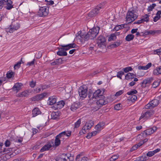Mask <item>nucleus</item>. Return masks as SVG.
Wrapping results in <instances>:
<instances>
[{
    "label": "nucleus",
    "instance_id": "7ed1b4c3",
    "mask_svg": "<svg viewBox=\"0 0 161 161\" xmlns=\"http://www.w3.org/2000/svg\"><path fill=\"white\" fill-rule=\"evenodd\" d=\"M88 88L85 86H80L78 89L79 96L80 99L86 98L87 95Z\"/></svg>",
    "mask_w": 161,
    "mask_h": 161
},
{
    "label": "nucleus",
    "instance_id": "f257e3e1",
    "mask_svg": "<svg viewBox=\"0 0 161 161\" xmlns=\"http://www.w3.org/2000/svg\"><path fill=\"white\" fill-rule=\"evenodd\" d=\"M100 28L98 27H95L90 29L89 32L85 35H83L80 32L78 36L80 37V39L83 38L84 41H87L89 39H92L96 37L99 33Z\"/></svg>",
    "mask_w": 161,
    "mask_h": 161
},
{
    "label": "nucleus",
    "instance_id": "2eb2a0df",
    "mask_svg": "<svg viewBox=\"0 0 161 161\" xmlns=\"http://www.w3.org/2000/svg\"><path fill=\"white\" fill-rule=\"evenodd\" d=\"M71 131H68V132L67 134L66 131H62L61 133L59 134L58 135H57L55 138H58V139H60V138L62 137L63 138L64 136H69L71 135Z\"/></svg>",
    "mask_w": 161,
    "mask_h": 161
},
{
    "label": "nucleus",
    "instance_id": "7c9ffc66",
    "mask_svg": "<svg viewBox=\"0 0 161 161\" xmlns=\"http://www.w3.org/2000/svg\"><path fill=\"white\" fill-rule=\"evenodd\" d=\"M20 84L19 83H17L15 84L13 87V89L14 91H16L17 92L20 89Z\"/></svg>",
    "mask_w": 161,
    "mask_h": 161
},
{
    "label": "nucleus",
    "instance_id": "8fccbe9b",
    "mask_svg": "<svg viewBox=\"0 0 161 161\" xmlns=\"http://www.w3.org/2000/svg\"><path fill=\"white\" fill-rule=\"evenodd\" d=\"M124 74V72L122 71H120L117 72V76L120 78V79H121V76L122 75Z\"/></svg>",
    "mask_w": 161,
    "mask_h": 161
},
{
    "label": "nucleus",
    "instance_id": "f704fd0d",
    "mask_svg": "<svg viewBox=\"0 0 161 161\" xmlns=\"http://www.w3.org/2000/svg\"><path fill=\"white\" fill-rule=\"evenodd\" d=\"M150 103L152 105V106L154 108L158 104L159 102L158 100L154 99L150 101Z\"/></svg>",
    "mask_w": 161,
    "mask_h": 161
},
{
    "label": "nucleus",
    "instance_id": "49530a36",
    "mask_svg": "<svg viewBox=\"0 0 161 161\" xmlns=\"http://www.w3.org/2000/svg\"><path fill=\"white\" fill-rule=\"evenodd\" d=\"M81 119H79L75 124V128H78L81 124Z\"/></svg>",
    "mask_w": 161,
    "mask_h": 161
},
{
    "label": "nucleus",
    "instance_id": "a878e982",
    "mask_svg": "<svg viewBox=\"0 0 161 161\" xmlns=\"http://www.w3.org/2000/svg\"><path fill=\"white\" fill-rule=\"evenodd\" d=\"M79 103H74L71 106L70 109L73 111H75L79 107Z\"/></svg>",
    "mask_w": 161,
    "mask_h": 161
},
{
    "label": "nucleus",
    "instance_id": "9d476101",
    "mask_svg": "<svg viewBox=\"0 0 161 161\" xmlns=\"http://www.w3.org/2000/svg\"><path fill=\"white\" fill-rule=\"evenodd\" d=\"M104 96H102L99 98L98 100L96 102L97 104L99 107H101L103 105H105L108 103V101L105 99Z\"/></svg>",
    "mask_w": 161,
    "mask_h": 161
},
{
    "label": "nucleus",
    "instance_id": "39448f33",
    "mask_svg": "<svg viewBox=\"0 0 161 161\" xmlns=\"http://www.w3.org/2000/svg\"><path fill=\"white\" fill-rule=\"evenodd\" d=\"M103 8V4H101L99 5L89 13L88 16L90 17H93L96 16L99 13L100 10Z\"/></svg>",
    "mask_w": 161,
    "mask_h": 161
},
{
    "label": "nucleus",
    "instance_id": "052dcab7",
    "mask_svg": "<svg viewBox=\"0 0 161 161\" xmlns=\"http://www.w3.org/2000/svg\"><path fill=\"white\" fill-rule=\"evenodd\" d=\"M41 88H42V90L46 89L49 87L50 86L48 85H42L41 86Z\"/></svg>",
    "mask_w": 161,
    "mask_h": 161
},
{
    "label": "nucleus",
    "instance_id": "37998d69",
    "mask_svg": "<svg viewBox=\"0 0 161 161\" xmlns=\"http://www.w3.org/2000/svg\"><path fill=\"white\" fill-rule=\"evenodd\" d=\"M128 98L132 102H134L135 101L137 98L136 96L135 95H132V96H130Z\"/></svg>",
    "mask_w": 161,
    "mask_h": 161
},
{
    "label": "nucleus",
    "instance_id": "f8f14e48",
    "mask_svg": "<svg viewBox=\"0 0 161 161\" xmlns=\"http://www.w3.org/2000/svg\"><path fill=\"white\" fill-rule=\"evenodd\" d=\"M93 125V121L92 120H89L86 123L85 125L82 127V130H90Z\"/></svg>",
    "mask_w": 161,
    "mask_h": 161
},
{
    "label": "nucleus",
    "instance_id": "0e129e2a",
    "mask_svg": "<svg viewBox=\"0 0 161 161\" xmlns=\"http://www.w3.org/2000/svg\"><path fill=\"white\" fill-rule=\"evenodd\" d=\"M89 92H90V91H89ZM93 95V93H89L88 94V97L90 98V99L93 100V99H95L94 97H92V95Z\"/></svg>",
    "mask_w": 161,
    "mask_h": 161
},
{
    "label": "nucleus",
    "instance_id": "f3484780",
    "mask_svg": "<svg viewBox=\"0 0 161 161\" xmlns=\"http://www.w3.org/2000/svg\"><path fill=\"white\" fill-rule=\"evenodd\" d=\"M51 142H49L47 143L40 150V152H42L43 151L48 150L52 147Z\"/></svg>",
    "mask_w": 161,
    "mask_h": 161
},
{
    "label": "nucleus",
    "instance_id": "13d9d810",
    "mask_svg": "<svg viewBox=\"0 0 161 161\" xmlns=\"http://www.w3.org/2000/svg\"><path fill=\"white\" fill-rule=\"evenodd\" d=\"M154 54L158 55H161V49H156L154 51Z\"/></svg>",
    "mask_w": 161,
    "mask_h": 161
},
{
    "label": "nucleus",
    "instance_id": "69168bd1",
    "mask_svg": "<svg viewBox=\"0 0 161 161\" xmlns=\"http://www.w3.org/2000/svg\"><path fill=\"white\" fill-rule=\"evenodd\" d=\"M36 82H34L33 81H32L30 83V86L31 87L33 88L36 86Z\"/></svg>",
    "mask_w": 161,
    "mask_h": 161
},
{
    "label": "nucleus",
    "instance_id": "412c9836",
    "mask_svg": "<svg viewBox=\"0 0 161 161\" xmlns=\"http://www.w3.org/2000/svg\"><path fill=\"white\" fill-rule=\"evenodd\" d=\"M63 60L61 58H59L56 59L54 61L51 63L50 64L52 66H54L57 65H59L62 64Z\"/></svg>",
    "mask_w": 161,
    "mask_h": 161
},
{
    "label": "nucleus",
    "instance_id": "603ef678",
    "mask_svg": "<svg viewBox=\"0 0 161 161\" xmlns=\"http://www.w3.org/2000/svg\"><path fill=\"white\" fill-rule=\"evenodd\" d=\"M132 69L131 68V67H127L124 69V71L125 72L127 73L129 71L132 70Z\"/></svg>",
    "mask_w": 161,
    "mask_h": 161
},
{
    "label": "nucleus",
    "instance_id": "5701e85b",
    "mask_svg": "<svg viewBox=\"0 0 161 161\" xmlns=\"http://www.w3.org/2000/svg\"><path fill=\"white\" fill-rule=\"evenodd\" d=\"M41 113V111L38 108H35L32 111V114L33 115V117H35L37 115L40 114Z\"/></svg>",
    "mask_w": 161,
    "mask_h": 161
},
{
    "label": "nucleus",
    "instance_id": "58836bf2",
    "mask_svg": "<svg viewBox=\"0 0 161 161\" xmlns=\"http://www.w3.org/2000/svg\"><path fill=\"white\" fill-rule=\"evenodd\" d=\"M147 159V157L145 156H142L138 157L134 161H145Z\"/></svg>",
    "mask_w": 161,
    "mask_h": 161
},
{
    "label": "nucleus",
    "instance_id": "72a5a7b5",
    "mask_svg": "<svg viewBox=\"0 0 161 161\" xmlns=\"http://www.w3.org/2000/svg\"><path fill=\"white\" fill-rule=\"evenodd\" d=\"M122 42L120 40H118L117 42H114L113 44L111 45L112 47L115 48L119 46L121 43Z\"/></svg>",
    "mask_w": 161,
    "mask_h": 161
},
{
    "label": "nucleus",
    "instance_id": "3c124183",
    "mask_svg": "<svg viewBox=\"0 0 161 161\" xmlns=\"http://www.w3.org/2000/svg\"><path fill=\"white\" fill-rule=\"evenodd\" d=\"M67 47H68L69 49L71 48H75L76 47L77 45L75 43H70L68 44H67Z\"/></svg>",
    "mask_w": 161,
    "mask_h": 161
},
{
    "label": "nucleus",
    "instance_id": "6e6552de",
    "mask_svg": "<svg viewBox=\"0 0 161 161\" xmlns=\"http://www.w3.org/2000/svg\"><path fill=\"white\" fill-rule=\"evenodd\" d=\"M0 2L3 6L6 5L5 7L7 10H10L13 7V2L11 0H0Z\"/></svg>",
    "mask_w": 161,
    "mask_h": 161
},
{
    "label": "nucleus",
    "instance_id": "ddd939ff",
    "mask_svg": "<svg viewBox=\"0 0 161 161\" xmlns=\"http://www.w3.org/2000/svg\"><path fill=\"white\" fill-rule=\"evenodd\" d=\"M153 80V78L150 77L143 80L142 82V87H145L146 86H149Z\"/></svg>",
    "mask_w": 161,
    "mask_h": 161
},
{
    "label": "nucleus",
    "instance_id": "bf43d9fd",
    "mask_svg": "<svg viewBox=\"0 0 161 161\" xmlns=\"http://www.w3.org/2000/svg\"><path fill=\"white\" fill-rule=\"evenodd\" d=\"M159 84V81H154L153 84V88H156L157 87Z\"/></svg>",
    "mask_w": 161,
    "mask_h": 161
},
{
    "label": "nucleus",
    "instance_id": "dca6fc26",
    "mask_svg": "<svg viewBox=\"0 0 161 161\" xmlns=\"http://www.w3.org/2000/svg\"><path fill=\"white\" fill-rule=\"evenodd\" d=\"M57 98L55 96H53L50 97L48 100V104L49 105H53L56 103Z\"/></svg>",
    "mask_w": 161,
    "mask_h": 161
},
{
    "label": "nucleus",
    "instance_id": "cd10ccee",
    "mask_svg": "<svg viewBox=\"0 0 161 161\" xmlns=\"http://www.w3.org/2000/svg\"><path fill=\"white\" fill-rule=\"evenodd\" d=\"M135 76H136L135 75L131 73H128L125 76V79L129 80L133 78Z\"/></svg>",
    "mask_w": 161,
    "mask_h": 161
},
{
    "label": "nucleus",
    "instance_id": "bb28decb",
    "mask_svg": "<svg viewBox=\"0 0 161 161\" xmlns=\"http://www.w3.org/2000/svg\"><path fill=\"white\" fill-rule=\"evenodd\" d=\"M104 125V124L103 123H99L96 126L95 129L98 131L101 130L103 128Z\"/></svg>",
    "mask_w": 161,
    "mask_h": 161
},
{
    "label": "nucleus",
    "instance_id": "4c0bfd02",
    "mask_svg": "<svg viewBox=\"0 0 161 161\" xmlns=\"http://www.w3.org/2000/svg\"><path fill=\"white\" fill-rule=\"evenodd\" d=\"M134 37V35L130 34L127 35L125 37V39L127 41H130L132 40Z\"/></svg>",
    "mask_w": 161,
    "mask_h": 161
},
{
    "label": "nucleus",
    "instance_id": "338daca9",
    "mask_svg": "<svg viewBox=\"0 0 161 161\" xmlns=\"http://www.w3.org/2000/svg\"><path fill=\"white\" fill-rule=\"evenodd\" d=\"M35 59H33V61L30 62H28L27 63L26 65L31 66L32 65H33L35 63Z\"/></svg>",
    "mask_w": 161,
    "mask_h": 161
},
{
    "label": "nucleus",
    "instance_id": "864d4df0",
    "mask_svg": "<svg viewBox=\"0 0 161 161\" xmlns=\"http://www.w3.org/2000/svg\"><path fill=\"white\" fill-rule=\"evenodd\" d=\"M152 106L150 103V102L149 103L145 105V108L146 109H152L153 108Z\"/></svg>",
    "mask_w": 161,
    "mask_h": 161
},
{
    "label": "nucleus",
    "instance_id": "4d7b16f0",
    "mask_svg": "<svg viewBox=\"0 0 161 161\" xmlns=\"http://www.w3.org/2000/svg\"><path fill=\"white\" fill-rule=\"evenodd\" d=\"M21 64V62H18L16 64H15L14 66V69H15L16 68H19L20 66V64Z\"/></svg>",
    "mask_w": 161,
    "mask_h": 161
},
{
    "label": "nucleus",
    "instance_id": "c03bdc74",
    "mask_svg": "<svg viewBox=\"0 0 161 161\" xmlns=\"http://www.w3.org/2000/svg\"><path fill=\"white\" fill-rule=\"evenodd\" d=\"M137 91L136 90H133L127 92V94L130 96L132 95H135V94L137 93Z\"/></svg>",
    "mask_w": 161,
    "mask_h": 161
},
{
    "label": "nucleus",
    "instance_id": "e433bc0d",
    "mask_svg": "<svg viewBox=\"0 0 161 161\" xmlns=\"http://www.w3.org/2000/svg\"><path fill=\"white\" fill-rule=\"evenodd\" d=\"M98 131H92L89 132L86 136V137L88 139L90 138L92 136H95L97 133Z\"/></svg>",
    "mask_w": 161,
    "mask_h": 161
},
{
    "label": "nucleus",
    "instance_id": "680f3d73",
    "mask_svg": "<svg viewBox=\"0 0 161 161\" xmlns=\"http://www.w3.org/2000/svg\"><path fill=\"white\" fill-rule=\"evenodd\" d=\"M4 144L6 147H9L10 144V141L8 140H7L6 141Z\"/></svg>",
    "mask_w": 161,
    "mask_h": 161
},
{
    "label": "nucleus",
    "instance_id": "c756f323",
    "mask_svg": "<svg viewBox=\"0 0 161 161\" xmlns=\"http://www.w3.org/2000/svg\"><path fill=\"white\" fill-rule=\"evenodd\" d=\"M161 14V11H158L156 15V16L153 18V20L154 22H156L160 18V15Z\"/></svg>",
    "mask_w": 161,
    "mask_h": 161
},
{
    "label": "nucleus",
    "instance_id": "473e14b6",
    "mask_svg": "<svg viewBox=\"0 0 161 161\" xmlns=\"http://www.w3.org/2000/svg\"><path fill=\"white\" fill-rule=\"evenodd\" d=\"M80 158V155H78L76 158V161H87L88 158L86 157H83L81 158Z\"/></svg>",
    "mask_w": 161,
    "mask_h": 161
},
{
    "label": "nucleus",
    "instance_id": "4468645a",
    "mask_svg": "<svg viewBox=\"0 0 161 161\" xmlns=\"http://www.w3.org/2000/svg\"><path fill=\"white\" fill-rule=\"evenodd\" d=\"M153 114V111L152 110H150L145 112L142 114L140 117V119H142L144 117L146 118L151 117Z\"/></svg>",
    "mask_w": 161,
    "mask_h": 161
},
{
    "label": "nucleus",
    "instance_id": "a18cd8bd",
    "mask_svg": "<svg viewBox=\"0 0 161 161\" xmlns=\"http://www.w3.org/2000/svg\"><path fill=\"white\" fill-rule=\"evenodd\" d=\"M14 73L12 71L10 72H8L6 74V76L8 78H10L13 76H14Z\"/></svg>",
    "mask_w": 161,
    "mask_h": 161
},
{
    "label": "nucleus",
    "instance_id": "2f4dec72",
    "mask_svg": "<svg viewBox=\"0 0 161 161\" xmlns=\"http://www.w3.org/2000/svg\"><path fill=\"white\" fill-rule=\"evenodd\" d=\"M147 136V133H145V131H142L141 133L138 135L137 136V139H142L143 138L146 137Z\"/></svg>",
    "mask_w": 161,
    "mask_h": 161
},
{
    "label": "nucleus",
    "instance_id": "09e8293b",
    "mask_svg": "<svg viewBox=\"0 0 161 161\" xmlns=\"http://www.w3.org/2000/svg\"><path fill=\"white\" fill-rule=\"evenodd\" d=\"M60 46L61 47V48L63 49V50H64L65 51H66L70 49L68 47H67V45H61Z\"/></svg>",
    "mask_w": 161,
    "mask_h": 161
},
{
    "label": "nucleus",
    "instance_id": "5fc2aeb1",
    "mask_svg": "<svg viewBox=\"0 0 161 161\" xmlns=\"http://www.w3.org/2000/svg\"><path fill=\"white\" fill-rule=\"evenodd\" d=\"M121 105L120 103H119L117 104H116L114 106V109L115 110H119L120 109Z\"/></svg>",
    "mask_w": 161,
    "mask_h": 161
},
{
    "label": "nucleus",
    "instance_id": "e2e57ef3",
    "mask_svg": "<svg viewBox=\"0 0 161 161\" xmlns=\"http://www.w3.org/2000/svg\"><path fill=\"white\" fill-rule=\"evenodd\" d=\"M123 93V91L122 90H120L119 91L117 92L116 94H115V96H119L121 94H122Z\"/></svg>",
    "mask_w": 161,
    "mask_h": 161
},
{
    "label": "nucleus",
    "instance_id": "6e6d98bb",
    "mask_svg": "<svg viewBox=\"0 0 161 161\" xmlns=\"http://www.w3.org/2000/svg\"><path fill=\"white\" fill-rule=\"evenodd\" d=\"M118 158V156L117 155H114L110 158V161H114Z\"/></svg>",
    "mask_w": 161,
    "mask_h": 161
},
{
    "label": "nucleus",
    "instance_id": "de8ad7c7",
    "mask_svg": "<svg viewBox=\"0 0 161 161\" xmlns=\"http://www.w3.org/2000/svg\"><path fill=\"white\" fill-rule=\"evenodd\" d=\"M149 131H156V130H160V128L157 126H153L152 127L149 128L148 129Z\"/></svg>",
    "mask_w": 161,
    "mask_h": 161
},
{
    "label": "nucleus",
    "instance_id": "f03ea898",
    "mask_svg": "<svg viewBox=\"0 0 161 161\" xmlns=\"http://www.w3.org/2000/svg\"><path fill=\"white\" fill-rule=\"evenodd\" d=\"M137 17V13L135 10H129L127 13L126 19L128 23H130L134 21Z\"/></svg>",
    "mask_w": 161,
    "mask_h": 161
},
{
    "label": "nucleus",
    "instance_id": "c9c22d12",
    "mask_svg": "<svg viewBox=\"0 0 161 161\" xmlns=\"http://www.w3.org/2000/svg\"><path fill=\"white\" fill-rule=\"evenodd\" d=\"M149 15L147 14H145L142 16L141 17V19L142 20L143 22H147L149 21Z\"/></svg>",
    "mask_w": 161,
    "mask_h": 161
},
{
    "label": "nucleus",
    "instance_id": "ea45409f",
    "mask_svg": "<svg viewBox=\"0 0 161 161\" xmlns=\"http://www.w3.org/2000/svg\"><path fill=\"white\" fill-rule=\"evenodd\" d=\"M116 38V36L114 34H112L109 37L108 40L109 41L114 40Z\"/></svg>",
    "mask_w": 161,
    "mask_h": 161
},
{
    "label": "nucleus",
    "instance_id": "aec40b11",
    "mask_svg": "<svg viewBox=\"0 0 161 161\" xmlns=\"http://www.w3.org/2000/svg\"><path fill=\"white\" fill-rule=\"evenodd\" d=\"M60 112L58 111L53 112L51 114V119H56L59 118Z\"/></svg>",
    "mask_w": 161,
    "mask_h": 161
},
{
    "label": "nucleus",
    "instance_id": "20e7f679",
    "mask_svg": "<svg viewBox=\"0 0 161 161\" xmlns=\"http://www.w3.org/2000/svg\"><path fill=\"white\" fill-rule=\"evenodd\" d=\"M20 26V24L16 22H12L9 27L5 29L7 33H13V32L18 30Z\"/></svg>",
    "mask_w": 161,
    "mask_h": 161
},
{
    "label": "nucleus",
    "instance_id": "79ce46f5",
    "mask_svg": "<svg viewBox=\"0 0 161 161\" xmlns=\"http://www.w3.org/2000/svg\"><path fill=\"white\" fill-rule=\"evenodd\" d=\"M9 136L10 137V140L11 141H14V142L17 141V139L16 136H14L12 135V134H9Z\"/></svg>",
    "mask_w": 161,
    "mask_h": 161
},
{
    "label": "nucleus",
    "instance_id": "a19ab883",
    "mask_svg": "<svg viewBox=\"0 0 161 161\" xmlns=\"http://www.w3.org/2000/svg\"><path fill=\"white\" fill-rule=\"evenodd\" d=\"M60 144V140L59 139L55 138L54 144L53 145L55 147H57L59 146Z\"/></svg>",
    "mask_w": 161,
    "mask_h": 161
},
{
    "label": "nucleus",
    "instance_id": "423d86ee",
    "mask_svg": "<svg viewBox=\"0 0 161 161\" xmlns=\"http://www.w3.org/2000/svg\"><path fill=\"white\" fill-rule=\"evenodd\" d=\"M106 39L104 36H100L97 38V43L98 46L101 47L106 46Z\"/></svg>",
    "mask_w": 161,
    "mask_h": 161
},
{
    "label": "nucleus",
    "instance_id": "4be33fe9",
    "mask_svg": "<svg viewBox=\"0 0 161 161\" xmlns=\"http://www.w3.org/2000/svg\"><path fill=\"white\" fill-rule=\"evenodd\" d=\"M65 104V103L64 101L61 100L56 103V108L58 109H60L62 108Z\"/></svg>",
    "mask_w": 161,
    "mask_h": 161
},
{
    "label": "nucleus",
    "instance_id": "9b49d317",
    "mask_svg": "<svg viewBox=\"0 0 161 161\" xmlns=\"http://www.w3.org/2000/svg\"><path fill=\"white\" fill-rule=\"evenodd\" d=\"M104 92L103 90H101L100 89H98L93 93L92 97H94L95 99H98L103 96V95Z\"/></svg>",
    "mask_w": 161,
    "mask_h": 161
},
{
    "label": "nucleus",
    "instance_id": "c85d7f7f",
    "mask_svg": "<svg viewBox=\"0 0 161 161\" xmlns=\"http://www.w3.org/2000/svg\"><path fill=\"white\" fill-rule=\"evenodd\" d=\"M153 73L155 75H158L161 74V66L154 69L153 71Z\"/></svg>",
    "mask_w": 161,
    "mask_h": 161
},
{
    "label": "nucleus",
    "instance_id": "a211bd4d",
    "mask_svg": "<svg viewBox=\"0 0 161 161\" xmlns=\"http://www.w3.org/2000/svg\"><path fill=\"white\" fill-rule=\"evenodd\" d=\"M47 95V93H43L40 94L38 95L35 96L32 99V100L35 101L36 100H41Z\"/></svg>",
    "mask_w": 161,
    "mask_h": 161
},
{
    "label": "nucleus",
    "instance_id": "6ab92c4d",
    "mask_svg": "<svg viewBox=\"0 0 161 161\" xmlns=\"http://www.w3.org/2000/svg\"><path fill=\"white\" fill-rule=\"evenodd\" d=\"M58 51L57 52V54L59 56H66L67 53L66 51H65L61 47L58 48Z\"/></svg>",
    "mask_w": 161,
    "mask_h": 161
},
{
    "label": "nucleus",
    "instance_id": "393cba45",
    "mask_svg": "<svg viewBox=\"0 0 161 161\" xmlns=\"http://www.w3.org/2000/svg\"><path fill=\"white\" fill-rule=\"evenodd\" d=\"M29 93V91L26 90L18 94V96L19 97H27L28 96Z\"/></svg>",
    "mask_w": 161,
    "mask_h": 161
},
{
    "label": "nucleus",
    "instance_id": "1a4fd4ad",
    "mask_svg": "<svg viewBox=\"0 0 161 161\" xmlns=\"http://www.w3.org/2000/svg\"><path fill=\"white\" fill-rule=\"evenodd\" d=\"M72 158L67 156V154H63L56 157L55 160L56 161H70Z\"/></svg>",
    "mask_w": 161,
    "mask_h": 161
},
{
    "label": "nucleus",
    "instance_id": "774afa93",
    "mask_svg": "<svg viewBox=\"0 0 161 161\" xmlns=\"http://www.w3.org/2000/svg\"><path fill=\"white\" fill-rule=\"evenodd\" d=\"M136 144L133 146L130 149V151L132 152L134 150H136L138 147Z\"/></svg>",
    "mask_w": 161,
    "mask_h": 161
},
{
    "label": "nucleus",
    "instance_id": "0eeeda50",
    "mask_svg": "<svg viewBox=\"0 0 161 161\" xmlns=\"http://www.w3.org/2000/svg\"><path fill=\"white\" fill-rule=\"evenodd\" d=\"M48 13L49 11L48 7H41L38 12V15L40 17H45L48 15Z\"/></svg>",
    "mask_w": 161,
    "mask_h": 161
},
{
    "label": "nucleus",
    "instance_id": "b1692460",
    "mask_svg": "<svg viewBox=\"0 0 161 161\" xmlns=\"http://www.w3.org/2000/svg\"><path fill=\"white\" fill-rule=\"evenodd\" d=\"M152 63H148L145 66H140L138 67V69H139L142 70H147L150 68L152 66Z\"/></svg>",
    "mask_w": 161,
    "mask_h": 161
}]
</instances>
